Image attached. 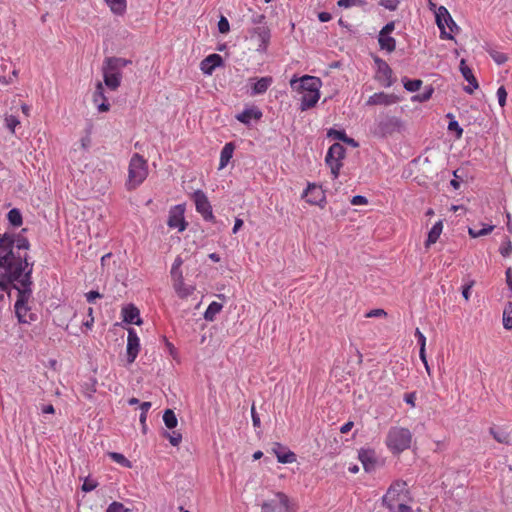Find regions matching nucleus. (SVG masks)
I'll use <instances>...</instances> for the list:
<instances>
[{"label": "nucleus", "mask_w": 512, "mask_h": 512, "mask_svg": "<svg viewBox=\"0 0 512 512\" xmlns=\"http://www.w3.org/2000/svg\"><path fill=\"white\" fill-rule=\"evenodd\" d=\"M394 29L395 23L394 21H390L383 26V28L379 32V35H390L394 31Z\"/></svg>", "instance_id": "obj_58"}, {"label": "nucleus", "mask_w": 512, "mask_h": 512, "mask_svg": "<svg viewBox=\"0 0 512 512\" xmlns=\"http://www.w3.org/2000/svg\"><path fill=\"white\" fill-rule=\"evenodd\" d=\"M113 14L122 16L127 9L126 0H105Z\"/></svg>", "instance_id": "obj_33"}, {"label": "nucleus", "mask_w": 512, "mask_h": 512, "mask_svg": "<svg viewBox=\"0 0 512 512\" xmlns=\"http://www.w3.org/2000/svg\"><path fill=\"white\" fill-rule=\"evenodd\" d=\"M174 289L180 298L189 297L195 290V288L193 286L186 285L184 283V278H183L182 272H179V280L175 281Z\"/></svg>", "instance_id": "obj_27"}, {"label": "nucleus", "mask_w": 512, "mask_h": 512, "mask_svg": "<svg viewBox=\"0 0 512 512\" xmlns=\"http://www.w3.org/2000/svg\"><path fill=\"white\" fill-rule=\"evenodd\" d=\"M411 443L412 433L408 428L400 426H392L389 428L385 445L392 454H401L411 447Z\"/></svg>", "instance_id": "obj_5"}, {"label": "nucleus", "mask_w": 512, "mask_h": 512, "mask_svg": "<svg viewBox=\"0 0 512 512\" xmlns=\"http://www.w3.org/2000/svg\"><path fill=\"white\" fill-rule=\"evenodd\" d=\"M272 452L277 458V461L281 464H290L296 461V455L286 446L280 443H274Z\"/></svg>", "instance_id": "obj_22"}, {"label": "nucleus", "mask_w": 512, "mask_h": 512, "mask_svg": "<svg viewBox=\"0 0 512 512\" xmlns=\"http://www.w3.org/2000/svg\"><path fill=\"white\" fill-rule=\"evenodd\" d=\"M473 285H474V281L472 280L469 283L462 286V296L466 301H468L470 299L471 289H472Z\"/></svg>", "instance_id": "obj_55"}, {"label": "nucleus", "mask_w": 512, "mask_h": 512, "mask_svg": "<svg viewBox=\"0 0 512 512\" xmlns=\"http://www.w3.org/2000/svg\"><path fill=\"white\" fill-rule=\"evenodd\" d=\"M262 512H297V505L283 492H276L275 497L261 504Z\"/></svg>", "instance_id": "obj_9"}, {"label": "nucleus", "mask_w": 512, "mask_h": 512, "mask_svg": "<svg viewBox=\"0 0 512 512\" xmlns=\"http://www.w3.org/2000/svg\"><path fill=\"white\" fill-rule=\"evenodd\" d=\"M443 231V220H438L429 230L427 239L425 240V247L435 244Z\"/></svg>", "instance_id": "obj_29"}, {"label": "nucleus", "mask_w": 512, "mask_h": 512, "mask_svg": "<svg viewBox=\"0 0 512 512\" xmlns=\"http://www.w3.org/2000/svg\"><path fill=\"white\" fill-rule=\"evenodd\" d=\"M265 15L264 14H255L251 17V22L254 24V25H263L265 24L264 23V20H265Z\"/></svg>", "instance_id": "obj_62"}, {"label": "nucleus", "mask_w": 512, "mask_h": 512, "mask_svg": "<svg viewBox=\"0 0 512 512\" xmlns=\"http://www.w3.org/2000/svg\"><path fill=\"white\" fill-rule=\"evenodd\" d=\"M93 102L97 106L99 112H107L109 110V103L104 94V87L101 82H97L95 91L93 93Z\"/></svg>", "instance_id": "obj_24"}, {"label": "nucleus", "mask_w": 512, "mask_h": 512, "mask_svg": "<svg viewBox=\"0 0 512 512\" xmlns=\"http://www.w3.org/2000/svg\"><path fill=\"white\" fill-rule=\"evenodd\" d=\"M448 130L449 131H455L456 132V136L457 138H460L463 134V129L462 127L459 125L458 121L457 120H451L449 123H448Z\"/></svg>", "instance_id": "obj_52"}, {"label": "nucleus", "mask_w": 512, "mask_h": 512, "mask_svg": "<svg viewBox=\"0 0 512 512\" xmlns=\"http://www.w3.org/2000/svg\"><path fill=\"white\" fill-rule=\"evenodd\" d=\"M223 58L217 53H213L205 57L200 62V70L205 75H212L216 68L223 66Z\"/></svg>", "instance_id": "obj_20"}, {"label": "nucleus", "mask_w": 512, "mask_h": 512, "mask_svg": "<svg viewBox=\"0 0 512 512\" xmlns=\"http://www.w3.org/2000/svg\"><path fill=\"white\" fill-rule=\"evenodd\" d=\"M234 150H235V145L233 142H227L223 146V148L220 152V161H219V167H218L219 170L225 168L228 165V163L230 162V160L233 157Z\"/></svg>", "instance_id": "obj_28"}, {"label": "nucleus", "mask_w": 512, "mask_h": 512, "mask_svg": "<svg viewBox=\"0 0 512 512\" xmlns=\"http://www.w3.org/2000/svg\"><path fill=\"white\" fill-rule=\"evenodd\" d=\"M102 297H103V295H102V294H100V293H99L98 291H96V290H91V291H89V292H87V293L85 294V298H86V301H87L88 303H93L97 298H102Z\"/></svg>", "instance_id": "obj_57"}, {"label": "nucleus", "mask_w": 512, "mask_h": 512, "mask_svg": "<svg viewBox=\"0 0 512 512\" xmlns=\"http://www.w3.org/2000/svg\"><path fill=\"white\" fill-rule=\"evenodd\" d=\"M368 203V200L363 195H355L351 199L352 205H366Z\"/></svg>", "instance_id": "obj_59"}, {"label": "nucleus", "mask_w": 512, "mask_h": 512, "mask_svg": "<svg viewBox=\"0 0 512 512\" xmlns=\"http://www.w3.org/2000/svg\"><path fill=\"white\" fill-rule=\"evenodd\" d=\"M403 86L408 92H416L418 91L423 82L420 79H409L407 77L402 78Z\"/></svg>", "instance_id": "obj_41"}, {"label": "nucleus", "mask_w": 512, "mask_h": 512, "mask_svg": "<svg viewBox=\"0 0 512 512\" xmlns=\"http://www.w3.org/2000/svg\"><path fill=\"white\" fill-rule=\"evenodd\" d=\"M434 93V88L431 85H427L424 87L423 91L419 94H416L411 97L412 102H426L428 101Z\"/></svg>", "instance_id": "obj_37"}, {"label": "nucleus", "mask_w": 512, "mask_h": 512, "mask_svg": "<svg viewBox=\"0 0 512 512\" xmlns=\"http://www.w3.org/2000/svg\"><path fill=\"white\" fill-rule=\"evenodd\" d=\"M460 72L462 74V76L464 77V79L469 83V85L465 86L463 88V90L467 93V94H473V92L478 89L479 87V84H478V81L476 79V77L474 76L473 72H472V69L466 65V61L464 59H462L460 61Z\"/></svg>", "instance_id": "obj_21"}, {"label": "nucleus", "mask_w": 512, "mask_h": 512, "mask_svg": "<svg viewBox=\"0 0 512 512\" xmlns=\"http://www.w3.org/2000/svg\"><path fill=\"white\" fill-rule=\"evenodd\" d=\"M262 117V112L258 108H246L241 113L236 115V119L245 124L250 125L251 120H260Z\"/></svg>", "instance_id": "obj_26"}, {"label": "nucleus", "mask_w": 512, "mask_h": 512, "mask_svg": "<svg viewBox=\"0 0 512 512\" xmlns=\"http://www.w3.org/2000/svg\"><path fill=\"white\" fill-rule=\"evenodd\" d=\"M192 198L195 203L196 211L202 216L203 220L215 223L216 219L213 214L212 205L206 193L201 189H197L193 192Z\"/></svg>", "instance_id": "obj_13"}, {"label": "nucleus", "mask_w": 512, "mask_h": 512, "mask_svg": "<svg viewBox=\"0 0 512 512\" xmlns=\"http://www.w3.org/2000/svg\"><path fill=\"white\" fill-rule=\"evenodd\" d=\"M251 418H252L253 426L255 428H260L261 420H260V417H259L258 413L256 412V408H255L254 404L251 407Z\"/></svg>", "instance_id": "obj_56"}, {"label": "nucleus", "mask_w": 512, "mask_h": 512, "mask_svg": "<svg viewBox=\"0 0 512 512\" xmlns=\"http://www.w3.org/2000/svg\"><path fill=\"white\" fill-rule=\"evenodd\" d=\"M345 155L346 148L340 143L332 144L326 153L325 164L330 168L333 180L337 179L340 175Z\"/></svg>", "instance_id": "obj_10"}, {"label": "nucleus", "mask_w": 512, "mask_h": 512, "mask_svg": "<svg viewBox=\"0 0 512 512\" xmlns=\"http://www.w3.org/2000/svg\"><path fill=\"white\" fill-rule=\"evenodd\" d=\"M497 98H498V103L501 107H504L506 105V99H507V91L505 89L504 86H500L498 89H497Z\"/></svg>", "instance_id": "obj_51"}, {"label": "nucleus", "mask_w": 512, "mask_h": 512, "mask_svg": "<svg viewBox=\"0 0 512 512\" xmlns=\"http://www.w3.org/2000/svg\"><path fill=\"white\" fill-rule=\"evenodd\" d=\"M382 7L385 9H388L389 11H395L397 10L400 1L399 0H381L379 3Z\"/></svg>", "instance_id": "obj_50"}, {"label": "nucleus", "mask_w": 512, "mask_h": 512, "mask_svg": "<svg viewBox=\"0 0 512 512\" xmlns=\"http://www.w3.org/2000/svg\"><path fill=\"white\" fill-rule=\"evenodd\" d=\"M499 253L503 257H509L512 253V243L509 240V238H506L505 241L502 242V244L499 247Z\"/></svg>", "instance_id": "obj_47"}, {"label": "nucleus", "mask_w": 512, "mask_h": 512, "mask_svg": "<svg viewBox=\"0 0 512 512\" xmlns=\"http://www.w3.org/2000/svg\"><path fill=\"white\" fill-rule=\"evenodd\" d=\"M30 242L22 233H0V310L11 289L18 291L28 271H33L34 260L29 256Z\"/></svg>", "instance_id": "obj_1"}, {"label": "nucleus", "mask_w": 512, "mask_h": 512, "mask_svg": "<svg viewBox=\"0 0 512 512\" xmlns=\"http://www.w3.org/2000/svg\"><path fill=\"white\" fill-rule=\"evenodd\" d=\"M163 422L168 429H174L178 424L175 412L171 409H166L163 413Z\"/></svg>", "instance_id": "obj_39"}, {"label": "nucleus", "mask_w": 512, "mask_h": 512, "mask_svg": "<svg viewBox=\"0 0 512 512\" xmlns=\"http://www.w3.org/2000/svg\"><path fill=\"white\" fill-rule=\"evenodd\" d=\"M129 510L121 502L113 501L109 504L106 512H128Z\"/></svg>", "instance_id": "obj_48"}, {"label": "nucleus", "mask_w": 512, "mask_h": 512, "mask_svg": "<svg viewBox=\"0 0 512 512\" xmlns=\"http://www.w3.org/2000/svg\"><path fill=\"white\" fill-rule=\"evenodd\" d=\"M378 44L381 50L391 53L396 48V40L390 35H378Z\"/></svg>", "instance_id": "obj_30"}, {"label": "nucleus", "mask_w": 512, "mask_h": 512, "mask_svg": "<svg viewBox=\"0 0 512 512\" xmlns=\"http://www.w3.org/2000/svg\"><path fill=\"white\" fill-rule=\"evenodd\" d=\"M502 323L506 330L512 329V302L510 301L504 307Z\"/></svg>", "instance_id": "obj_40"}, {"label": "nucleus", "mask_w": 512, "mask_h": 512, "mask_svg": "<svg viewBox=\"0 0 512 512\" xmlns=\"http://www.w3.org/2000/svg\"><path fill=\"white\" fill-rule=\"evenodd\" d=\"M436 24L440 29V37L442 39L452 40V32L458 30L456 22L453 20L451 14L445 6H439L434 12Z\"/></svg>", "instance_id": "obj_11"}, {"label": "nucleus", "mask_w": 512, "mask_h": 512, "mask_svg": "<svg viewBox=\"0 0 512 512\" xmlns=\"http://www.w3.org/2000/svg\"><path fill=\"white\" fill-rule=\"evenodd\" d=\"M505 278H506V284L508 286V289L512 295V269L511 268H508L505 271Z\"/></svg>", "instance_id": "obj_64"}, {"label": "nucleus", "mask_w": 512, "mask_h": 512, "mask_svg": "<svg viewBox=\"0 0 512 512\" xmlns=\"http://www.w3.org/2000/svg\"><path fill=\"white\" fill-rule=\"evenodd\" d=\"M123 321L128 324L140 325L142 320L140 318L139 309L133 304H129L122 309Z\"/></svg>", "instance_id": "obj_25"}, {"label": "nucleus", "mask_w": 512, "mask_h": 512, "mask_svg": "<svg viewBox=\"0 0 512 512\" xmlns=\"http://www.w3.org/2000/svg\"><path fill=\"white\" fill-rule=\"evenodd\" d=\"M223 308V304L219 303V302H216V301H212L208 307L206 308L203 316H204V319L206 321H209V322H212L215 320L216 318V315L218 313H220V311L222 310Z\"/></svg>", "instance_id": "obj_32"}, {"label": "nucleus", "mask_w": 512, "mask_h": 512, "mask_svg": "<svg viewBox=\"0 0 512 512\" xmlns=\"http://www.w3.org/2000/svg\"><path fill=\"white\" fill-rule=\"evenodd\" d=\"M183 263V260L180 256H177L172 264V267H171V275L172 277L176 280H179V272H182L181 271V265Z\"/></svg>", "instance_id": "obj_45"}, {"label": "nucleus", "mask_w": 512, "mask_h": 512, "mask_svg": "<svg viewBox=\"0 0 512 512\" xmlns=\"http://www.w3.org/2000/svg\"><path fill=\"white\" fill-rule=\"evenodd\" d=\"M495 226L492 224H482V228L477 230L472 227H468V235L471 238H479L490 234L494 230Z\"/></svg>", "instance_id": "obj_35"}, {"label": "nucleus", "mask_w": 512, "mask_h": 512, "mask_svg": "<svg viewBox=\"0 0 512 512\" xmlns=\"http://www.w3.org/2000/svg\"><path fill=\"white\" fill-rule=\"evenodd\" d=\"M373 62L375 65L374 79L384 88L393 86L396 77L388 63L377 55L373 56Z\"/></svg>", "instance_id": "obj_12"}, {"label": "nucleus", "mask_w": 512, "mask_h": 512, "mask_svg": "<svg viewBox=\"0 0 512 512\" xmlns=\"http://www.w3.org/2000/svg\"><path fill=\"white\" fill-rule=\"evenodd\" d=\"M140 351V339L134 328L128 329L126 355L128 364H132Z\"/></svg>", "instance_id": "obj_17"}, {"label": "nucleus", "mask_w": 512, "mask_h": 512, "mask_svg": "<svg viewBox=\"0 0 512 512\" xmlns=\"http://www.w3.org/2000/svg\"><path fill=\"white\" fill-rule=\"evenodd\" d=\"M217 27H218V31L222 34H226L230 31V24H229V21L226 17L224 16H221L219 21H218V24H217Z\"/></svg>", "instance_id": "obj_49"}, {"label": "nucleus", "mask_w": 512, "mask_h": 512, "mask_svg": "<svg viewBox=\"0 0 512 512\" xmlns=\"http://www.w3.org/2000/svg\"><path fill=\"white\" fill-rule=\"evenodd\" d=\"M327 136L329 138H333L335 140H339V141L344 142V140H346L347 134H346L345 130H343V129L342 130H337V129L331 128V129L328 130Z\"/></svg>", "instance_id": "obj_46"}, {"label": "nucleus", "mask_w": 512, "mask_h": 512, "mask_svg": "<svg viewBox=\"0 0 512 512\" xmlns=\"http://www.w3.org/2000/svg\"><path fill=\"white\" fill-rule=\"evenodd\" d=\"M132 63L121 57H107L103 62L102 72L105 85L112 91L116 90L122 81V70Z\"/></svg>", "instance_id": "obj_4"}, {"label": "nucleus", "mask_w": 512, "mask_h": 512, "mask_svg": "<svg viewBox=\"0 0 512 512\" xmlns=\"http://www.w3.org/2000/svg\"><path fill=\"white\" fill-rule=\"evenodd\" d=\"M302 197L306 198L307 203L324 207L326 204V195L321 186L315 183H308L307 188L303 191Z\"/></svg>", "instance_id": "obj_15"}, {"label": "nucleus", "mask_w": 512, "mask_h": 512, "mask_svg": "<svg viewBox=\"0 0 512 512\" xmlns=\"http://www.w3.org/2000/svg\"><path fill=\"white\" fill-rule=\"evenodd\" d=\"M290 86L294 91L302 94L299 107L301 111L314 107L320 99L322 81L319 77L304 75L297 78L293 76L290 80Z\"/></svg>", "instance_id": "obj_3"}, {"label": "nucleus", "mask_w": 512, "mask_h": 512, "mask_svg": "<svg viewBox=\"0 0 512 512\" xmlns=\"http://www.w3.org/2000/svg\"><path fill=\"white\" fill-rule=\"evenodd\" d=\"M164 342H165V346H166V349H167L169 355L173 359H177L178 358L177 348L171 342H169L166 337H164Z\"/></svg>", "instance_id": "obj_54"}, {"label": "nucleus", "mask_w": 512, "mask_h": 512, "mask_svg": "<svg viewBox=\"0 0 512 512\" xmlns=\"http://www.w3.org/2000/svg\"><path fill=\"white\" fill-rule=\"evenodd\" d=\"M389 512H413L411 506L405 504V503H398L396 504V509L394 511Z\"/></svg>", "instance_id": "obj_61"}, {"label": "nucleus", "mask_w": 512, "mask_h": 512, "mask_svg": "<svg viewBox=\"0 0 512 512\" xmlns=\"http://www.w3.org/2000/svg\"><path fill=\"white\" fill-rule=\"evenodd\" d=\"M400 101V98L394 93L376 92L366 101L367 106H391Z\"/></svg>", "instance_id": "obj_18"}, {"label": "nucleus", "mask_w": 512, "mask_h": 512, "mask_svg": "<svg viewBox=\"0 0 512 512\" xmlns=\"http://www.w3.org/2000/svg\"><path fill=\"white\" fill-rule=\"evenodd\" d=\"M415 399H416V395H415V392H410V393H406L404 395V401L409 404L410 406L414 407L415 406Z\"/></svg>", "instance_id": "obj_63"}, {"label": "nucleus", "mask_w": 512, "mask_h": 512, "mask_svg": "<svg viewBox=\"0 0 512 512\" xmlns=\"http://www.w3.org/2000/svg\"><path fill=\"white\" fill-rule=\"evenodd\" d=\"M33 271H28L23 282L20 283L14 303V313L19 324L30 325L37 321L38 315L29 304L33 298Z\"/></svg>", "instance_id": "obj_2"}, {"label": "nucleus", "mask_w": 512, "mask_h": 512, "mask_svg": "<svg viewBox=\"0 0 512 512\" xmlns=\"http://www.w3.org/2000/svg\"><path fill=\"white\" fill-rule=\"evenodd\" d=\"M251 89L250 95L257 96L266 93L271 84L273 83V78L271 76H264L259 79L251 78Z\"/></svg>", "instance_id": "obj_23"}, {"label": "nucleus", "mask_w": 512, "mask_h": 512, "mask_svg": "<svg viewBox=\"0 0 512 512\" xmlns=\"http://www.w3.org/2000/svg\"><path fill=\"white\" fill-rule=\"evenodd\" d=\"M250 34L252 37L256 36L258 38L259 44L256 51L261 54L266 53L271 39V31L267 24L254 27L250 30Z\"/></svg>", "instance_id": "obj_16"}, {"label": "nucleus", "mask_w": 512, "mask_h": 512, "mask_svg": "<svg viewBox=\"0 0 512 512\" xmlns=\"http://www.w3.org/2000/svg\"><path fill=\"white\" fill-rule=\"evenodd\" d=\"M487 53L489 54V56L492 58V60L497 64V65H503L507 62L508 60V57L505 53L503 52H499L495 49H487L486 50Z\"/></svg>", "instance_id": "obj_42"}, {"label": "nucleus", "mask_w": 512, "mask_h": 512, "mask_svg": "<svg viewBox=\"0 0 512 512\" xmlns=\"http://www.w3.org/2000/svg\"><path fill=\"white\" fill-rule=\"evenodd\" d=\"M358 459L361 462L365 472L371 473L376 468V454L371 448H361L358 451Z\"/></svg>", "instance_id": "obj_19"}, {"label": "nucleus", "mask_w": 512, "mask_h": 512, "mask_svg": "<svg viewBox=\"0 0 512 512\" xmlns=\"http://www.w3.org/2000/svg\"><path fill=\"white\" fill-rule=\"evenodd\" d=\"M162 436L167 438L172 446H178L182 441V434L177 431H163Z\"/></svg>", "instance_id": "obj_44"}, {"label": "nucleus", "mask_w": 512, "mask_h": 512, "mask_svg": "<svg viewBox=\"0 0 512 512\" xmlns=\"http://www.w3.org/2000/svg\"><path fill=\"white\" fill-rule=\"evenodd\" d=\"M167 226L171 229H177L178 232L186 230L188 223L185 220V205L177 204L170 207L168 212Z\"/></svg>", "instance_id": "obj_14"}, {"label": "nucleus", "mask_w": 512, "mask_h": 512, "mask_svg": "<svg viewBox=\"0 0 512 512\" xmlns=\"http://www.w3.org/2000/svg\"><path fill=\"white\" fill-rule=\"evenodd\" d=\"M403 120L397 116L386 115L375 120L370 128L371 134L378 139H386L394 133H400L404 130Z\"/></svg>", "instance_id": "obj_6"}, {"label": "nucleus", "mask_w": 512, "mask_h": 512, "mask_svg": "<svg viewBox=\"0 0 512 512\" xmlns=\"http://www.w3.org/2000/svg\"><path fill=\"white\" fill-rule=\"evenodd\" d=\"M147 176V161L144 159L142 155L138 153L133 154L130 159L128 167V189H135L136 187H138L140 184L144 182Z\"/></svg>", "instance_id": "obj_8"}, {"label": "nucleus", "mask_w": 512, "mask_h": 512, "mask_svg": "<svg viewBox=\"0 0 512 512\" xmlns=\"http://www.w3.org/2000/svg\"><path fill=\"white\" fill-rule=\"evenodd\" d=\"M414 335L419 345V357L422 362H426V337L419 328L415 329Z\"/></svg>", "instance_id": "obj_34"}, {"label": "nucleus", "mask_w": 512, "mask_h": 512, "mask_svg": "<svg viewBox=\"0 0 512 512\" xmlns=\"http://www.w3.org/2000/svg\"><path fill=\"white\" fill-rule=\"evenodd\" d=\"M107 455L111 460H113L114 462H116L117 464H119L122 467L132 468V466H133L132 462L129 459H127L122 453L108 452Z\"/></svg>", "instance_id": "obj_38"}, {"label": "nucleus", "mask_w": 512, "mask_h": 512, "mask_svg": "<svg viewBox=\"0 0 512 512\" xmlns=\"http://www.w3.org/2000/svg\"><path fill=\"white\" fill-rule=\"evenodd\" d=\"M8 222L13 227H19L23 223L21 211L18 208H12L7 214Z\"/></svg>", "instance_id": "obj_36"}, {"label": "nucleus", "mask_w": 512, "mask_h": 512, "mask_svg": "<svg viewBox=\"0 0 512 512\" xmlns=\"http://www.w3.org/2000/svg\"><path fill=\"white\" fill-rule=\"evenodd\" d=\"M98 486L97 481L93 479H86L84 483L82 484V491L84 492H91Z\"/></svg>", "instance_id": "obj_53"}, {"label": "nucleus", "mask_w": 512, "mask_h": 512, "mask_svg": "<svg viewBox=\"0 0 512 512\" xmlns=\"http://www.w3.org/2000/svg\"><path fill=\"white\" fill-rule=\"evenodd\" d=\"M5 127L12 133L15 134L16 127L20 124V120L16 115H5L4 118Z\"/></svg>", "instance_id": "obj_43"}, {"label": "nucleus", "mask_w": 512, "mask_h": 512, "mask_svg": "<svg viewBox=\"0 0 512 512\" xmlns=\"http://www.w3.org/2000/svg\"><path fill=\"white\" fill-rule=\"evenodd\" d=\"M410 498L411 496L407 482L402 479H398L391 483L387 492L383 495L382 504L388 509V511H394L396 509V504L399 501H404Z\"/></svg>", "instance_id": "obj_7"}, {"label": "nucleus", "mask_w": 512, "mask_h": 512, "mask_svg": "<svg viewBox=\"0 0 512 512\" xmlns=\"http://www.w3.org/2000/svg\"><path fill=\"white\" fill-rule=\"evenodd\" d=\"M489 433L498 443L509 444L510 442V433L502 428L492 426L489 428Z\"/></svg>", "instance_id": "obj_31"}, {"label": "nucleus", "mask_w": 512, "mask_h": 512, "mask_svg": "<svg viewBox=\"0 0 512 512\" xmlns=\"http://www.w3.org/2000/svg\"><path fill=\"white\" fill-rule=\"evenodd\" d=\"M386 315H387V313L383 309H373V310H370L366 314V317L372 318V317H381V316H386Z\"/></svg>", "instance_id": "obj_60"}]
</instances>
